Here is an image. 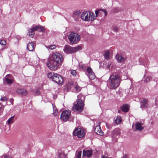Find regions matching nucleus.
Here are the masks:
<instances>
[{
	"label": "nucleus",
	"instance_id": "f257e3e1",
	"mask_svg": "<svg viewBox=\"0 0 158 158\" xmlns=\"http://www.w3.org/2000/svg\"><path fill=\"white\" fill-rule=\"evenodd\" d=\"M63 61L62 55L60 53L55 52L53 53L52 59L47 63V65L50 70H55L61 66Z\"/></svg>",
	"mask_w": 158,
	"mask_h": 158
},
{
	"label": "nucleus",
	"instance_id": "f03ea898",
	"mask_svg": "<svg viewBox=\"0 0 158 158\" xmlns=\"http://www.w3.org/2000/svg\"><path fill=\"white\" fill-rule=\"evenodd\" d=\"M103 12L104 15H106V10L104 9L100 10H98L95 11L96 15L94 13L92 12L85 11L83 12L81 15V19L85 21H92L96 19V17L99 14H102Z\"/></svg>",
	"mask_w": 158,
	"mask_h": 158
},
{
	"label": "nucleus",
	"instance_id": "7ed1b4c3",
	"mask_svg": "<svg viewBox=\"0 0 158 158\" xmlns=\"http://www.w3.org/2000/svg\"><path fill=\"white\" fill-rule=\"evenodd\" d=\"M121 81V78L119 74L111 75L107 81L109 88L110 89H115L119 86Z\"/></svg>",
	"mask_w": 158,
	"mask_h": 158
},
{
	"label": "nucleus",
	"instance_id": "20e7f679",
	"mask_svg": "<svg viewBox=\"0 0 158 158\" xmlns=\"http://www.w3.org/2000/svg\"><path fill=\"white\" fill-rule=\"evenodd\" d=\"M77 98V103L73 105L72 110L75 112H81L83 110L84 105L83 100L84 99L85 96L80 94L78 95Z\"/></svg>",
	"mask_w": 158,
	"mask_h": 158
},
{
	"label": "nucleus",
	"instance_id": "39448f33",
	"mask_svg": "<svg viewBox=\"0 0 158 158\" xmlns=\"http://www.w3.org/2000/svg\"><path fill=\"white\" fill-rule=\"evenodd\" d=\"M68 38L71 44H75L80 40L81 37L77 33L71 32L68 35Z\"/></svg>",
	"mask_w": 158,
	"mask_h": 158
},
{
	"label": "nucleus",
	"instance_id": "423d86ee",
	"mask_svg": "<svg viewBox=\"0 0 158 158\" xmlns=\"http://www.w3.org/2000/svg\"><path fill=\"white\" fill-rule=\"evenodd\" d=\"M44 28L43 27L41 26H37L29 29L28 30V35L32 38L34 35V31L43 32L44 31Z\"/></svg>",
	"mask_w": 158,
	"mask_h": 158
},
{
	"label": "nucleus",
	"instance_id": "0eeeda50",
	"mask_svg": "<svg viewBox=\"0 0 158 158\" xmlns=\"http://www.w3.org/2000/svg\"><path fill=\"white\" fill-rule=\"evenodd\" d=\"M81 48L80 46L73 47L69 45L65 46L63 48L64 52L67 53H75L78 51Z\"/></svg>",
	"mask_w": 158,
	"mask_h": 158
},
{
	"label": "nucleus",
	"instance_id": "6e6552de",
	"mask_svg": "<svg viewBox=\"0 0 158 158\" xmlns=\"http://www.w3.org/2000/svg\"><path fill=\"white\" fill-rule=\"evenodd\" d=\"M70 110H64L62 112L60 115V118L61 120L66 122L69 119L70 117Z\"/></svg>",
	"mask_w": 158,
	"mask_h": 158
},
{
	"label": "nucleus",
	"instance_id": "1a4fd4ad",
	"mask_svg": "<svg viewBox=\"0 0 158 158\" xmlns=\"http://www.w3.org/2000/svg\"><path fill=\"white\" fill-rule=\"evenodd\" d=\"M73 134L74 136L81 138L84 136L85 133L83 130L80 128H77L75 129L73 132Z\"/></svg>",
	"mask_w": 158,
	"mask_h": 158
},
{
	"label": "nucleus",
	"instance_id": "9d476101",
	"mask_svg": "<svg viewBox=\"0 0 158 158\" xmlns=\"http://www.w3.org/2000/svg\"><path fill=\"white\" fill-rule=\"evenodd\" d=\"M53 81L58 84H60L63 82V79L61 76L56 73L54 75Z\"/></svg>",
	"mask_w": 158,
	"mask_h": 158
},
{
	"label": "nucleus",
	"instance_id": "9b49d317",
	"mask_svg": "<svg viewBox=\"0 0 158 158\" xmlns=\"http://www.w3.org/2000/svg\"><path fill=\"white\" fill-rule=\"evenodd\" d=\"M112 137L113 139H116L121 134L120 130L119 128H116L111 132Z\"/></svg>",
	"mask_w": 158,
	"mask_h": 158
},
{
	"label": "nucleus",
	"instance_id": "f8f14e48",
	"mask_svg": "<svg viewBox=\"0 0 158 158\" xmlns=\"http://www.w3.org/2000/svg\"><path fill=\"white\" fill-rule=\"evenodd\" d=\"M87 75L88 76L89 78L93 79L95 78L94 73L93 72L92 69L89 67H88L87 69Z\"/></svg>",
	"mask_w": 158,
	"mask_h": 158
},
{
	"label": "nucleus",
	"instance_id": "ddd939ff",
	"mask_svg": "<svg viewBox=\"0 0 158 158\" xmlns=\"http://www.w3.org/2000/svg\"><path fill=\"white\" fill-rule=\"evenodd\" d=\"M148 100L145 98L143 99V100L140 102V107L142 109H146L148 107Z\"/></svg>",
	"mask_w": 158,
	"mask_h": 158
},
{
	"label": "nucleus",
	"instance_id": "4468645a",
	"mask_svg": "<svg viewBox=\"0 0 158 158\" xmlns=\"http://www.w3.org/2000/svg\"><path fill=\"white\" fill-rule=\"evenodd\" d=\"M93 154L91 150H84L83 151V156H86L88 157L91 156Z\"/></svg>",
	"mask_w": 158,
	"mask_h": 158
},
{
	"label": "nucleus",
	"instance_id": "2eb2a0df",
	"mask_svg": "<svg viewBox=\"0 0 158 158\" xmlns=\"http://www.w3.org/2000/svg\"><path fill=\"white\" fill-rule=\"evenodd\" d=\"M94 132L97 134L102 136L103 135V131H102L100 125L96 126L94 128Z\"/></svg>",
	"mask_w": 158,
	"mask_h": 158
},
{
	"label": "nucleus",
	"instance_id": "dca6fc26",
	"mask_svg": "<svg viewBox=\"0 0 158 158\" xmlns=\"http://www.w3.org/2000/svg\"><path fill=\"white\" fill-rule=\"evenodd\" d=\"M143 125L141 123H137L135 125L136 129L139 131H142L144 129V127L142 126Z\"/></svg>",
	"mask_w": 158,
	"mask_h": 158
},
{
	"label": "nucleus",
	"instance_id": "f3484780",
	"mask_svg": "<svg viewBox=\"0 0 158 158\" xmlns=\"http://www.w3.org/2000/svg\"><path fill=\"white\" fill-rule=\"evenodd\" d=\"M34 48V43L32 42H29L27 45V48L30 51H33Z\"/></svg>",
	"mask_w": 158,
	"mask_h": 158
},
{
	"label": "nucleus",
	"instance_id": "a211bd4d",
	"mask_svg": "<svg viewBox=\"0 0 158 158\" xmlns=\"http://www.w3.org/2000/svg\"><path fill=\"white\" fill-rule=\"evenodd\" d=\"M17 92L19 94L23 95H26L27 94L26 90L23 89H18L17 90Z\"/></svg>",
	"mask_w": 158,
	"mask_h": 158
},
{
	"label": "nucleus",
	"instance_id": "6ab92c4d",
	"mask_svg": "<svg viewBox=\"0 0 158 158\" xmlns=\"http://www.w3.org/2000/svg\"><path fill=\"white\" fill-rule=\"evenodd\" d=\"M115 58L118 62H123L125 60L124 58L119 54H117L116 55Z\"/></svg>",
	"mask_w": 158,
	"mask_h": 158
},
{
	"label": "nucleus",
	"instance_id": "aec40b11",
	"mask_svg": "<svg viewBox=\"0 0 158 158\" xmlns=\"http://www.w3.org/2000/svg\"><path fill=\"white\" fill-rule=\"evenodd\" d=\"M122 110L125 112H127L129 110V105L125 104L123 106L121 107Z\"/></svg>",
	"mask_w": 158,
	"mask_h": 158
},
{
	"label": "nucleus",
	"instance_id": "412c9836",
	"mask_svg": "<svg viewBox=\"0 0 158 158\" xmlns=\"http://www.w3.org/2000/svg\"><path fill=\"white\" fill-rule=\"evenodd\" d=\"M52 106L53 111V114L55 116H57L58 115V110L56 108L55 104H52Z\"/></svg>",
	"mask_w": 158,
	"mask_h": 158
},
{
	"label": "nucleus",
	"instance_id": "4be33fe9",
	"mask_svg": "<svg viewBox=\"0 0 158 158\" xmlns=\"http://www.w3.org/2000/svg\"><path fill=\"white\" fill-rule=\"evenodd\" d=\"M58 156L59 158H66V155L62 152H58Z\"/></svg>",
	"mask_w": 158,
	"mask_h": 158
},
{
	"label": "nucleus",
	"instance_id": "5701e85b",
	"mask_svg": "<svg viewBox=\"0 0 158 158\" xmlns=\"http://www.w3.org/2000/svg\"><path fill=\"white\" fill-rule=\"evenodd\" d=\"M14 118V116H12L6 122L8 124H10L13 122Z\"/></svg>",
	"mask_w": 158,
	"mask_h": 158
},
{
	"label": "nucleus",
	"instance_id": "b1692460",
	"mask_svg": "<svg viewBox=\"0 0 158 158\" xmlns=\"http://www.w3.org/2000/svg\"><path fill=\"white\" fill-rule=\"evenodd\" d=\"M4 81L6 82L7 84H11L13 83L12 80L9 79L8 78H6L4 80Z\"/></svg>",
	"mask_w": 158,
	"mask_h": 158
},
{
	"label": "nucleus",
	"instance_id": "393cba45",
	"mask_svg": "<svg viewBox=\"0 0 158 158\" xmlns=\"http://www.w3.org/2000/svg\"><path fill=\"white\" fill-rule=\"evenodd\" d=\"M46 47L48 49L52 50L55 49L56 47V46L55 45H51L47 46Z\"/></svg>",
	"mask_w": 158,
	"mask_h": 158
},
{
	"label": "nucleus",
	"instance_id": "a878e982",
	"mask_svg": "<svg viewBox=\"0 0 158 158\" xmlns=\"http://www.w3.org/2000/svg\"><path fill=\"white\" fill-rule=\"evenodd\" d=\"M109 55L110 52L109 51H106L104 54L105 58L107 60L109 59L110 57Z\"/></svg>",
	"mask_w": 158,
	"mask_h": 158
},
{
	"label": "nucleus",
	"instance_id": "bb28decb",
	"mask_svg": "<svg viewBox=\"0 0 158 158\" xmlns=\"http://www.w3.org/2000/svg\"><path fill=\"white\" fill-rule=\"evenodd\" d=\"M55 74L54 73H49L48 74L47 76L49 78H51L53 80L54 75Z\"/></svg>",
	"mask_w": 158,
	"mask_h": 158
},
{
	"label": "nucleus",
	"instance_id": "cd10ccee",
	"mask_svg": "<svg viewBox=\"0 0 158 158\" xmlns=\"http://www.w3.org/2000/svg\"><path fill=\"white\" fill-rule=\"evenodd\" d=\"M121 121V118L120 117H117L115 120V122L116 124H120Z\"/></svg>",
	"mask_w": 158,
	"mask_h": 158
},
{
	"label": "nucleus",
	"instance_id": "c85d7f7f",
	"mask_svg": "<svg viewBox=\"0 0 158 158\" xmlns=\"http://www.w3.org/2000/svg\"><path fill=\"white\" fill-rule=\"evenodd\" d=\"M81 151H79L76 155V158H81Z\"/></svg>",
	"mask_w": 158,
	"mask_h": 158
},
{
	"label": "nucleus",
	"instance_id": "c756f323",
	"mask_svg": "<svg viewBox=\"0 0 158 158\" xmlns=\"http://www.w3.org/2000/svg\"><path fill=\"white\" fill-rule=\"evenodd\" d=\"M119 28L118 27L114 26L112 28V30L114 32H117L119 30Z\"/></svg>",
	"mask_w": 158,
	"mask_h": 158
},
{
	"label": "nucleus",
	"instance_id": "7c9ffc66",
	"mask_svg": "<svg viewBox=\"0 0 158 158\" xmlns=\"http://www.w3.org/2000/svg\"><path fill=\"white\" fill-rule=\"evenodd\" d=\"M6 44V41L4 40H1L0 41V44L1 45H5Z\"/></svg>",
	"mask_w": 158,
	"mask_h": 158
},
{
	"label": "nucleus",
	"instance_id": "2f4dec72",
	"mask_svg": "<svg viewBox=\"0 0 158 158\" xmlns=\"http://www.w3.org/2000/svg\"><path fill=\"white\" fill-rule=\"evenodd\" d=\"M0 100L2 102H4L7 100V98L5 96L2 97Z\"/></svg>",
	"mask_w": 158,
	"mask_h": 158
},
{
	"label": "nucleus",
	"instance_id": "473e14b6",
	"mask_svg": "<svg viewBox=\"0 0 158 158\" xmlns=\"http://www.w3.org/2000/svg\"><path fill=\"white\" fill-rule=\"evenodd\" d=\"M152 79L151 77L149 76H147L146 78V81L147 82H148L151 81Z\"/></svg>",
	"mask_w": 158,
	"mask_h": 158
},
{
	"label": "nucleus",
	"instance_id": "72a5a7b5",
	"mask_svg": "<svg viewBox=\"0 0 158 158\" xmlns=\"http://www.w3.org/2000/svg\"><path fill=\"white\" fill-rule=\"evenodd\" d=\"M35 95H39L40 94V92L39 89H36L35 92Z\"/></svg>",
	"mask_w": 158,
	"mask_h": 158
},
{
	"label": "nucleus",
	"instance_id": "f704fd0d",
	"mask_svg": "<svg viewBox=\"0 0 158 158\" xmlns=\"http://www.w3.org/2000/svg\"><path fill=\"white\" fill-rule=\"evenodd\" d=\"M71 73L72 75L75 76L76 75V72L75 70H73L71 71Z\"/></svg>",
	"mask_w": 158,
	"mask_h": 158
},
{
	"label": "nucleus",
	"instance_id": "c9c22d12",
	"mask_svg": "<svg viewBox=\"0 0 158 158\" xmlns=\"http://www.w3.org/2000/svg\"><path fill=\"white\" fill-rule=\"evenodd\" d=\"M75 88L76 90L77 91H79L81 89L80 87L78 85H76Z\"/></svg>",
	"mask_w": 158,
	"mask_h": 158
},
{
	"label": "nucleus",
	"instance_id": "e433bc0d",
	"mask_svg": "<svg viewBox=\"0 0 158 158\" xmlns=\"http://www.w3.org/2000/svg\"><path fill=\"white\" fill-rule=\"evenodd\" d=\"M13 99H10V102H11V103L13 104Z\"/></svg>",
	"mask_w": 158,
	"mask_h": 158
},
{
	"label": "nucleus",
	"instance_id": "4c0bfd02",
	"mask_svg": "<svg viewBox=\"0 0 158 158\" xmlns=\"http://www.w3.org/2000/svg\"><path fill=\"white\" fill-rule=\"evenodd\" d=\"M4 158H10V157L8 156H4Z\"/></svg>",
	"mask_w": 158,
	"mask_h": 158
},
{
	"label": "nucleus",
	"instance_id": "58836bf2",
	"mask_svg": "<svg viewBox=\"0 0 158 158\" xmlns=\"http://www.w3.org/2000/svg\"><path fill=\"white\" fill-rule=\"evenodd\" d=\"M110 64H109L107 66V67L108 69H109L110 68Z\"/></svg>",
	"mask_w": 158,
	"mask_h": 158
},
{
	"label": "nucleus",
	"instance_id": "ea45409f",
	"mask_svg": "<svg viewBox=\"0 0 158 158\" xmlns=\"http://www.w3.org/2000/svg\"><path fill=\"white\" fill-rule=\"evenodd\" d=\"M79 12H76V13H77V14H78V13H79Z\"/></svg>",
	"mask_w": 158,
	"mask_h": 158
},
{
	"label": "nucleus",
	"instance_id": "a19ab883",
	"mask_svg": "<svg viewBox=\"0 0 158 158\" xmlns=\"http://www.w3.org/2000/svg\"><path fill=\"white\" fill-rule=\"evenodd\" d=\"M120 111H119V110H118V112L119 113H120Z\"/></svg>",
	"mask_w": 158,
	"mask_h": 158
},
{
	"label": "nucleus",
	"instance_id": "79ce46f5",
	"mask_svg": "<svg viewBox=\"0 0 158 158\" xmlns=\"http://www.w3.org/2000/svg\"><path fill=\"white\" fill-rule=\"evenodd\" d=\"M106 125L107 127V124H106Z\"/></svg>",
	"mask_w": 158,
	"mask_h": 158
}]
</instances>
